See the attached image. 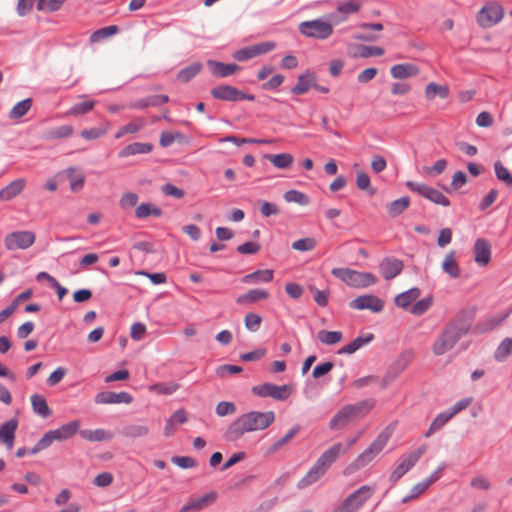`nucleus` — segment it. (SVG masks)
I'll return each mask as SVG.
<instances>
[{
	"label": "nucleus",
	"mask_w": 512,
	"mask_h": 512,
	"mask_svg": "<svg viewBox=\"0 0 512 512\" xmlns=\"http://www.w3.org/2000/svg\"><path fill=\"white\" fill-rule=\"evenodd\" d=\"M69 182L70 190L74 193L80 192L85 184V174L77 167H69L62 172Z\"/></svg>",
	"instance_id": "nucleus-18"
},
{
	"label": "nucleus",
	"mask_w": 512,
	"mask_h": 512,
	"mask_svg": "<svg viewBox=\"0 0 512 512\" xmlns=\"http://www.w3.org/2000/svg\"><path fill=\"white\" fill-rule=\"evenodd\" d=\"M317 246V240L313 237L301 238L294 241L291 245L292 249L300 252L312 251Z\"/></svg>",
	"instance_id": "nucleus-51"
},
{
	"label": "nucleus",
	"mask_w": 512,
	"mask_h": 512,
	"mask_svg": "<svg viewBox=\"0 0 512 512\" xmlns=\"http://www.w3.org/2000/svg\"><path fill=\"white\" fill-rule=\"evenodd\" d=\"M332 275L353 288H365L374 285L377 278L370 272H360L350 268H333Z\"/></svg>",
	"instance_id": "nucleus-7"
},
{
	"label": "nucleus",
	"mask_w": 512,
	"mask_h": 512,
	"mask_svg": "<svg viewBox=\"0 0 512 512\" xmlns=\"http://www.w3.org/2000/svg\"><path fill=\"white\" fill-rule=\"evenodd\" d=\"M152 150V146L148 143H133L126 146L119 152L120 157H128L136 154H146Z\"/></svg>",
	"instance_id": "nucleus-39"
},
{
	"label": "nucleus",
	"mask_w": 512,
	"mask_h": 512,
	"mask_svg": "<svg viewBox=\"0 0 512 512\" xmlns=\"http://www.w3.org/2000/svg\"><path fill=\"white\" fill-rule=\"evenodd\" d=\"M26 186L24 178H18L10 182L7 186L0 190V201H10L20 195Z\"/></svg>",
	"instance_id": "nucleus-24"
},
{
	"label": "nucleus",
	"mask_w": 512,
	"mask_h": 512,
	"mask_svg": "<svg viewBox=\"0 0 512 512\" xmlns=\"http://www.w3.org/2000/svg\"><path fill=\"white\" fill-rule=\"evenodd\" d=\"M162 215V210L151 203H141L135 209V216L137 218H146L149 216L160 217Z\"/></svg>",
	"instance_id": "nucleus-40"
},
{
	"label": "nucleus",
	"mask_w": 512,
	"mask_h": 512,
	"mask_svg": "<svg viewBox=\"0 0 512 512\" xmlns=\"http://www.w3.org/2000/svg\"><path fill=\"white\" fill-rule=\"evenodd\" d=\"M275 421L273 411H249L238 416L227 428L224 437L227 441L240 440L246 433L263 431Z\"/></svg>",
	"instance_id": "nucleus-1"
},
{
	"label": "nucleus",
	"mask_w": 512,
	"mask_h": 512,
	"mask_svg": "<svg viewBox=\"0 0 512 512\" xmlns=\"http://www.w3.org/2000/svg\"><path fill=\"white\" fill-rule=\"evenodd\" d=\"M217 499L216 492H209L199 498L191 499L187 504L181 507L180 512L199 511L210 506Z\"/></svg>",
	"instance_id": "nucleus-19"
},
{
	"label": "nucleus",
	"mask_w": 512,
	"mask_h": 512,
	"mask_svg": "<svg viewBox=\"0 0 512 512\" xmlns=\"http://www.w3.org/2000/svg\"><path fill=\"white\" fill-rule=\"evenodd\" d=\"M402 269V261L396 258H386L380 264V273L386 280L396 277L401 273Z\"/></svg>",
	"instance_id": "nucleus-23"
},
{
	"label": "nucleus",
	"mask_w": 512,
	"mask_h": 512,
	"mask_svg": "<svg viewBox=\"0 0 512 512\" xmlns=\"http://www.w3.org/2000/svg\"><path fill=\"white\" fill-rule=\"evenodd\" d=\"M17 427L18 421L16 419L8 420L0 426V441L3 442L8 449L13 447Z\"/></svg>",
	"instance_id": "nucleus-26"
},
{
	"label": "nucleus",
	"mask_w": 512,
	"mask_h": 512,
	"mask_svg": "<svg viewBox=\"0 0 512 512\" xmlns=\"http://www.w3.org/2000/svg\"><path fill=\"white\" fill-rule=\"evenodd\" d=\"M512 354V337L504 338L498 345L494 357L497 361H504Z\"/></svg>",
	"instance_id": "nucleus-45"
},
{
	"label": "nucleus",
	"mask_w": 512,
	"mask_h": 512,
	"mask_svg": "<svg viewBox=\"0 0 512 512\" xmlns=\"http://www.w3.org/2000/svg\"><path fill=\"white\" fill-rule=\"evenodd\" d=\"M427 445L423 444L410 454H408L405 458L401 460V462L397 465V467L390 474L389 480L394 484L396 483L402 476H404L421 458V456L426 452Z\"/></svg>",
	"instance_id": "nucleus-14"
},
{
	"label": "nucleus",
	"mask_w": 512,
	"mask_h": 512,
	"mask_svg": "<svg viewBox=\"0 0 512 512\" xmlns=\"http://www.w3.org/2000/svg\"><path fill=\"white\" fill-rule=\"evenodd\" d=\"M350 307L356 310H370L378 313L383 310L384 302L375 295H361L350 302Z\"/></svg>",
	"instance_id": "nucleus-16"
},
{
	"label": "nucleus",
	"mask_w": 512,
	"mask_h": 512,
	"mask_svg": "<svg viewBox=\"0 0 512 512\" xmlns=\"http://www.w3.org/2000/svg\"><path fill=\"white\" fill-rule=\"evenodd\" d=\"M189 141L190 138L178 130H164L160 137V144L163 147H168L174 143L187 144Z\"/></svg>",
	"instance_id": "nucleus-29"
},
{
	"label": "nucleus",
	"mask_w": 512,
	"mask_h": 512,
	"mask_svg": "<svg viewBox=\"0 0 512 512\" xmlns=\"http://www.w3.org/2000/svg\"><path fill=\"white\" fill-rule=\"evenodd\" d=\"M138 199L139 198L136 193L126 192L121 196L119 205L122 209L128 210L137 204Z\"/></svg>",
	"instance_id": "nucleus-62"
},
{
	"label": "nucleus",
	"mask_w": 512,
	"mask_h": 512,
	"mask_svg": "<svg viewBox=\"0 0 512 512\" xmlns=\"http://www.w3.org/2000/svg\"><path fill=\"white\" fill-rule=\"evenodd\" d=\"M345 454L346 447H342L341 442L334 443L319 456L308 472L298 481L297 488L305 489L318 482L332 464Z\"/></svg>",
	"instance_id": "nucleus-2"
},
{
	"label": "nucleus",
	"mask_w": 512,
	"mask_h": 512,
	"mask_svg": "<svg viewBox=\"0 0 512 512\" xmlns=\"http://www.w3.org/2000/svg\"><path fill=\"white\" fill-rule=\"evenodd\" d=\"M270 297V293L266 289H251L248 292L239 295L236 298V303L239 305H248L266 300Z\"/></svg>",
	"instance_id": "nucleus-25"
},
{
	"label": "nucleus",
	"mask_w": 512,
	"mask_h": 512,
	"mask_svg": "<svg viewBox=\"0 0 512 512\" xmlns=\"http://www.w3.org/2000/svg\"><path fill=\"white\" fill-rule=\"evenodd\" d=\"M504 16L502 6L497 2L484 5L477 14V23L482 28H490L499 23Z\"/></svg>",
	"instance_id": "nucleus-11"
},
{
	"label": "nucleus",
	"mask_w": 512,
	"mask_h": 512,
	"mask_svg": "<svg viewBox=\"0 0 512 512\" xmlns=\"http://www.w3.org/2000/svg\"><path fill=\"white\" fill-rule=\"evenodd\" d=\"M420 290L418 288H412L405 291L395 297V304L403 309H407L411 304L419 297Z\"/></svg>",
	"instance_id": "nucleus-37"
},
{
	"label": "nucleus",
	"mask_w": 512,
	"mask_h": 512,
	"mask_svg": "<svg viewBox=\"0 0 512 512\" xmlns=\"http://www.w3.org/2000/svg\"><path fill=\"white\" fill-rule=\"evenodd\" d=\"M283 198L287 203H296L301 206H306L310 202L309 197L305 193L298 190H289L285 192Z\"/></svg>",
	"instance_id": "nucleus-46"
},
{
	"label": "nucleus",
	"mask_w": 512,
	"mask_h": 512,
	"mask_svg": "<svg viewBox=\"0 0 512 512\" xmlns=\"http://www.w3.org/2000/svg\"><path fill=\"white\" fill-rule=\"evenodd\" d=\"M188 420L187 412L184 409L176 410L166 421L164 426V434L166 436H171L178 424H183Z\"/></svg>",
	"instance_id": "nucleus-30"
},
{
	"label": "nucleus",
	"mask_w": 512,
	"mask_h": 512,
	"mask_svg": "<svg viewBox=\"0 0 512 512\" xmlns=\"http://www.w3.org/2000/svg\"><path fill=\"white\" fill-rule=\"evenodd\" d=\"M169 100L168 96L166 95H151L144 98H141L139 100H136L133 104L134 108H147V107H156L161 106L165 103H167Z\"/></svg>",
	"instance_id": "nucleus-34"
},
{
	"label": "nucleus",
	"mask_w": 512,
	"mask_h": 512,
	"mask_svg": "<svg viewBox=\"0 0 512 512\" xmlns=\"http://www.w3.org/2000/svg\"><path fill=\"white\" fill-rule=\"evenodd\" d=\"M30 401L32 410L36 415L42 418H48L51 416L52 411L48 406L46 399L42 395L35 393L31 395Z\"/></svg>",
	"instance_id": "nucleus-31"
},
{
	"label": "nucleus",
	"mask_w": 512,
	"mask_h": 512,
	"mask_svg": "<svg viewBox=\"0 0 512 512\" xmlns=\"http://www.w3.org/2000/svg\"><path fill=\"white\" fill-rule=\"evenodd\" d=\"M314 82L315 76L310 72H306L298 77V82L291 89V92L297 95L304 94L309 90L311 86H313Z\"/></svg>",
	"instance_id": "nucleus-38"
},
{
	"label": "nucleus",
	"mask_w": 512,
	"mask_h": 512,
	"mask_svg": "<svg viewBox=\"0 0 512 512\" xmlns=\"http://www.w3.org/2000/svg\"><path fill=\"white\" fill-rule=\"evenodd\" d=\"M274 278V271L271 269L257 270L242 277L245 284L269 283Z\"/></svg>",
	"instance_id": "nucleus-28"
},
{
	"label": "nucleus",
	"mask_w": 512,
	"mask_h": 512,
	"mask_svg": "<svg viewBox=\"0 0 512 512\" xmlns=\"http://www.w3.org/2000/svg\"><path fill=\"white\" fill-rule=\"evenodd\" d=\"M32 100L30 98L18 102L10 111L9 116L12 119H18L24 116L31 108Z\"/></svg>",
	"instance_id": "nucleus-52"
},
{
	"label": "nucleus",
	"mask_w": 512,
	"mask_h": 512,
	"mask_svg": "<svg viewBox=\"0 0 512 512\" xmlns=\"http://www.w3.org/2000/svg\"><path fill=\"white\" fill-rule=\"evenodd\" d=\"M356 185L360 190L367 191L370 195L375 194V189L370 184V177L364 172L357 173Z\"/></svg>",
	"instance_id": "nucleus-60"
},
{
	"label": "nucleus",
	"mask_w": 512,
	"mask_h": 512,
	"mask_svg": "<svg viewBox=\"0 0 512 512\" xmlns=\"http://www.w3.org/2000/svg\"><path fill=\"white\" fill-rule=\"evenodd\" d=\"M79 435L81 438L89 441V442H101L110 440L113 437V434L109 431H106L104 429H95V430H81L79 431Z\"/></svg>",
	"instance_id": "nucleus-33"
},
{
	"label": "nucleus",
	"mask_w": 512,
	"mask_h": 512,
	"mask_svg": "<svg viewBox=\"0 0 512 512\" xmlns=\"http://www.w3.org/2000/svg\"><path fill=\"white\" fill-rule=\"evenodd\" d=\"M410 205V199L407 196L401 197L387 206L388 213L391 217L401 215Z\"/></svg>",
	"instance_id": "nucleus-42"
},
{
	"label": "nucleus",
	"mask_w": 512,
	"mask_h": 512,
	"mask_svg": "<svg viewBox=\"0 0 512 512\" xmlns=\"http://www.w3.org/2000/svg\"><path fill=\"white\" fill-rule=\"evenodd\" d=\"M468 332V326L462 322H450L432 344V352L442 356L453 349L456 343Z\"/></svg>",
	"instance_id": "nucleus-5"
},
{
	"label": "nucleus",
	"mask_w": 512,
	"mask_h": 512,
	"mask_svg": "<svg viewBox=\"0 0 512 512\" xmlns=\"http://www.w3.org/2000/svg\"><path fill=\"white\" fill-rule=\"evenodd\" d=\"M362 5V0H348L337 6V12L344 15L354 14L361 9Z\"/></svg>",
	"instance_id": "nucleus-50"
},
{
	"label": "nucleus",
	"mask_w": 512,
	"mask_h": 512,
	"mask_svg": "<svg viewBox=\"0 0 512 512\" xmlns=\"http://www.w3.org/2000/svg\"><path fill=\"white\" fill-rule=\"evenodd\" d=\"M470 486L477 490L488 491L492 485L490 480L484 475H476L471 479Z\"/></svg>",
	"instance_id": "nucleus-61"
},
{
	"label": "nucleus",
	"mask_w": 512,
	"mask_h": 512,
	"mask_svg": "<svg viewBox=\"0 0 512 512\" xmlns=\"http://www.w3.org/2000/svg\"><path fill=\"white\" fill-rule=\"evenodd\" d=\"M432 305V298L427 297L418 300L415 304L410 307V312L413 315L420 316L424 314Z\"/></svg>",
	"instance_id": "nucleus-59"
},
{
	"label": "nucleus",
	"mask_w": 512,
	"mask_h": 512,
	"mask_svg": "<svg viewBox=\"0 0 512 512\" xmlns=\"http://www.w3.org/2000/svg\"><path fill=\"white\" fill-rule=\"evenodd\" d=\"M262 322V317L257 313H247L244 317V325L245 328L251 332H256L259 330Z\"/></svg>",
	"instance_id": "nucleus-57"
},
{
	"label": "nucleus",
	"mask_w": 512,
	"mask_h": 512,
	"mask_svg": "<svg viewBox=\"0 0 512 512\" xmlns=\"http://www.w3.org/2000/svg\"><path fill=\"white\" fill-rule=\"evenodd\" d=\"M449 94V88L445 85H439L434 82H430L425 88V96L427 99L432 100L436 96L443 99L447 98Z\"/></svg>",
	"instance_id": "nucleus-41"
},
{
	"label": "nucleus",
	"mask_w": 512,
	"mask_h": 512,
	"mask_svg": "<svg viewBox=\"0 0 512 512\" xmlns=\"http://www.w3.org/2000/svg\"><path fill=\"white\" fill-rule=\"evenodd\" d=\"M294 386L292 384L276 385L270 382H265L255 385L251 388V392L260 398H272L276 401H285L293 393Z\"/></svg>",
	"instance_id": "nucleus-8"
},
{
	"label": "nucleus",
	"mask_w": 512,
	"mask_h": 512,
	"mask_svg": "<svg viewBox=\"0 0 512 512\" xmlns=\"http://www.w3.org/2000/svg\"><path fill=\"white\" fill-rule=\"evenodd\" d=\"M208 66L210 67L212 74L218 78L230 76L240 70V67L235 63L226 64L213 60L208 61Z\"/></svg>",
	"instance_id": "nucleus-27"
},
{
	"label": "nucleus",
	"mask_w": 512,
	"mask_h": 512,
	"mask_svg": "<svg viewBox=\"0 0 512 512\" xmlns=\"http://www.w3.org/2000/svg\"><path fill=\"white\" fill-rule=\"evenodd\" d=\"M442 270L451 278H458L460 276V268L455 260L454 251H449L443 260Z\"/></svg>",
	"instance_id": "nucleus-36"
},
{
	"label": "nucleus",
	"mask_w": 512,
	"mask_h": 512,
	"mask_svg": "<svg viewBox=\"0 0 512 512\" xmlns=\"http://www.w3.org/2000/svg\"><path fill=\"white\" fill-rule=\"evenodd\" d=\"M392 434L393 428L391 426L385 427L370 443V445L344 468L343 474L345 476H350L370 464L377 456L381 454L383 449L388 444Z\"/></svg>",
	"instance_id": "nucleus-3"
},
{
	"label": "nucleus",
	"mask_w": 512,
	"mask_h": 512,
	"mask_svg": "<svg viewBox=\"0 0 512 512\" xmlns=\"http://www.w3.org/2000/svg\"><path fill=\"white\" fill-rule=\"evenodd\" d=\"M318 340L325 345H334L343 340L341 331L320 330L317 334Z\"/></svg>",
	"instance_id": "nucleus-43"
},
{
	"label": "nucleus",
	"mask_w": 512,
	"mask_h": 512,
	"mask_svg": "<svg viewBox=\"0 0 512 512\" xmlns=\"http://www.w3.org/2000/svg\"><path fill=\"white\" fill-rule=\"evenodd\" d=\"M275 46H276L275 43L270 42V41L261 42V43L251 45L253 58L272 51L275 48Z\"/></svg>",
	"instance_id": "nucleus-64"
},
{
	"label": "nucleus",
	"mask_w": 512,
	"mask_h": 512,
	"mask_svg": "<svg viewBox=\"0 0 512 512\" xmlns=\"http://www.w3.org/2000/svg\"><path fill=\"white\" fill-rule=\"evenodd\" d=\"M200 63H193L178 72L177 78L181 82H188L201 71Z\"/></svg>",
	"instance_id": "nucleus-48"
},
{
	"label": "nucleus",
	"mask_w": 512,
	"mask_h": 512,
	"mask_svg": "<svg viewBox=\"0 0 512 512\" xmlns=\"http://www.w3.org/2000/svg\"><path fill=\"white\" fill-rule=\"evenodd\" d=\"M299 31L306 37L325 40L332 35L333 26L322 19H314L301 22L299 24Z\"/></svg>",
	"instance_id": "nucleus-10"
},
{
	"label": "nucleus",
	"mask_w": 512,
	"mask_h": 512,
	"mask_svg": "<svg viewBox=\"0 0 512 512\" xmlns=\"http://www.w3.org/2000/svg\"><path fill=\"white\" fill-rule=\"evenodd\" d=\"M118 30L119 28L116 25H110L100 28L91 34L90 41L94 43L102 39H106L112 35H115L118 32Z\"/></svg>",
	"instance_id": "nucleus-53"
},
{
	"label": "nucleus",
	"mask_w": 512,
	"mask_h": 512,
	"mask_svg": "<svg viewBox=\"0 0 512 512\" xmlns=\"http://www.w3.org/2000/svg\"><path fill=\"white\" fill-rule=\"evenodd\" d=\"M510 313H511V310H509L505 313L489 316L486 319L478 322L477 325L475 326V329L479 333L489 332V331L499 327L508 318Z\"/></svg>",
	"instance_id": "nucleus-22"
},
{
	"label": "nucleus",
	"mask_w": 512,
	"mask_h": 512,
	"mask_svg": "<svg viewBox=\"0 0 512 512\" xmlns=\"http://www.w3.org/2000/svg\"><path fill=\"white\" fill-rule=\"evenodd\" d=\"M178 389H179V384H177L175 382L157 383V384L151 385L149 387V391L157 393V394H164V395L173 394Z\"/></svg>",
	"instance_id": "nucleus-54"
},
{
	"label": "nucleus",
	"mask_w": 512,
	"mask_h": 512,
	"mask_svg": "<svg viewBox=\"0 0 512 512\" xmlns=\"http://www.w3.org/2000/svg\"><path fill=\"white\" fill-rule=\"evenodd\" d=\"M390 73L395 79H406L419 73L417 66L411 63L397 64L391 67Z\"/></svg>",
	"instance_id": "nucleus-32"
},
{
	"label": "nucleus",
	"mask_w": 512,
	"mask_h": 512,
	"mask_svg": "<svg viewBox=\"0 0 512 512\" xmlns=\"http://www.w3.org/2000/svg\"><path fill=\"white\" fill-rule=\"evenodd\" d=\"M440 477V469L433 472L427 479L414 485L410 490V495L405 496L402 499L403 503H407L412 499L419 497L423 494L434 482Z\"/></svg>",
	"instance_id": "nucleus-21"
},
{
	"label": "nucleus",
	"mask_w": 512,
	"mask_h": 512,
	"mask_svg": "<svg viewBox=\"0 0 512 512\" xmlns=\"http://www.w3.org/2000/svg\"><path fill=\"white\" fill-rule=\"evenodd\" d=\"M211 95L215 99L223 100V101H239V100H253L254 96L246 95L239 89L230 86V85H221L213 88L211 90Z\"/></svg>",
	"instance_id": "nucleus-15"
},
{
	"label": "nucleus",
	"mask_w": 512,
	"mask_h": 512,
	"mask_svg": "<svg viewBox=\"0 0 512 512\" xmlns=\"http://www.w3.org/2000/svg\"><path fill=\"white\" fill-rule=\"evenodd\" d=\"M80 428V421L73 420L63 424L57 429L46 432L43 437L31 449L32 455L47 449L54 441H65L72 438Z\"/></svg>",
	"instance_id": "nucleus-6"
},
{
	"label": "nucleus",
	"mask_w": 512,
	"mask_h": 512,
	"mask_svg": "<svg viewBox=\"0 0 512 512\" xmlns=\"http://www.w3.org/2000/svg\"><path fill=\"white\" fill-rule=\"evenodd\" d=\"M374 488L363 485L351 493L339 506L336 512H358V510L371 498Z\"/></svg>",
	"instance_id": "nucleus-9"
},
{
	"label": "nucleus",
	"mask_w": 512,
	"mask_h": 512,
	"mask_svg": "<svg viewBox=\"0 0 512 512\" xmlns=\"http://www.w3.org/2000/svg\"><path fill=\"white\" fill-rule=\"evenodd\" d=\"M300 430V426L299 425H294L291 429H289L287 431V433L281 437L280 439H278L271 447V450L273 452L281 449L282 447H284L286 444H288L293 438L294 436L299 432Z\"/></svg>",
	"instance_id": "nucleus-56"
},
{
	"label": "nucleus",
	"mask_w": 512,
	"mask_h": 512,
	"mask_svg": "<svg viewBox=\"0 0 512 512\" xmlns=\"http://www.w3.org/2000/svg\"><path fill=\"white\" fill-rule=\"evenodd\" d=\"M374 336L373 334H368L364 337H357L353 341H351L349 344L343 346L339 351L338 354H353L359 349H361L363 346L367 345L373 340Z\"/></svg>",
	"instance_id": "nucleus-35"
},
{
	"label": "nucleus",
	"mask_w": 512,
	"mask_h": 512,
	"mask_svg": "<svg viewBox=\"0 0 512 512\" xmlns=\"http://www.w3.org/2000/svg\"><path fill=\"white\" fill-rule=\"evenodd\" d=\"M376 401L372 398L365 399L353 404L341 407L329 421V428L332 431L343 429L352 422L368 415L375 407Z\"/></svg>",
	"instance_id": "nucleus-4"
},
{
	"label": "nucleus",
	"mask_w": 512,
	"mask_h": 512,
	"mask_svg": "<svg viewBox=\"0 0 512 512\" xmlns=\"http://www.w3.org/2000/svg\"><path fill=\"white\" fill-rule=\"evenodd\" d=\"M491 246L483 238H479L474 244V260L480 266H486L490 262Z\"/></svg>",
	"instance_id": "nucleus-20"
},
{
	"label": "nucleus",
	"mask_w": 512,
	"mask_h": 512,
	"mask_svg": "<svg viewBox=\"0 0 512 512\" xmlns=\"http://www.w3.org/2000/svg\"><path fill=\"white\" fill-rule=\"evenodd\" d=\"M451 414L448 411L442 412L432 421L429 429L425 433V437H430L434 432L440 430L450 419Z\"/></svg>",
	"instance_id": "nucleus-47"
},
{
	"label": "nucleus",
	"mask_w": 512,
	"mask_h": 512,
	"mask_svg": "<svg viewBox=\"0 0 512 512\" xmlns=\"http://www.w3.org/2000/svg\"><path fill=\"white\" fill-rule=\"evenodd\" d=\"M446 167H447V161L445 159H439L432 166H424L422 168V173L425 176L435 177V176L443 173L444 170L446 169Z\"/></svg>",
	"instance_id": "nucleus-55"
},
{
	"label": "nucleus",
	"mask_w": 512,
	"mask_h": 512,
	"mask_svg": "<svg viewBox=\"0 0 512 512\" xmlns=\"http://www.w3.org/2000/svg\"><path fill=\"white\" fill-rule=\"evenodd\" d=\"M267 158L275 167L279 169H286L290 167L293 162L292 155L288 153L269 155Z\"/></svg>",
	"instance_id": "nucleus-49"
},
{
	"label": "nucleus",
	"mask_w": 512,
	"mask_h": 512,
	"mask_svg": "<svg viewBox=\"0 0 512 512\" xmlns=\"http://www.w3.org/2000/svg\"><path fill=\"white\" fill-rule=\"evenodd\" d=\"M406 186L415 193H418L419 195L423 196L424 198L428 199L429 201L447 207L450 205L449 199L440 191L437 189L428 186L424 183L414 182V181H408L406 183Z\"/></svg>",
	"instance_id": "nucleus-13"
},
{
	"label": "nucleus",
	"mask_w": 512,
	"mask_h": 512,
	"mask_svg": "<svg viewBox=\"0 0 512 512\" xmlns=\"http://www.w3.org/2000/svg\"><path fill=\"white\" fill-rule=\"evenodd\" d=\"M36 240V234L33 231H14L4 238L5 248L9 251L25 250L30 248Z\"/></svg>",
	"instance_id": "nucleus-12"
},
{
	"label": "nucleus",
	"mask_w": 512,
	"mask_h": 512,
	"mask_svg": "<svg viewBox=\"0 0 512 512\" xmlns=\"http://www.w3.org/2000/svg\"><path fill=\"white\" fill-rule=\"evenodd\" d=\"M215 411L220 417L232 415L236 412V405L230 401H221L217 404Z\"/></svg>",
	"instance_id": "nucleus-63"
},
{
	"label": "nucleus",
	"mask_w": 512,
	"mask_h": 512,
	"mask_svg": "<svg viewBox=\"0 0 512 512\" xmlns=\"http://www.w3.org/2000/svg\"><path fill=\"white\" fill-rule=\"evenodd\" d=\"M149 427L145 424H131L123 429V435L129 438H141L149 434Z\"/></svg>",
	"instance_id": "nucleus-44"
},
{
	"label": "nucleus",
	"mask_w": 512,
	"mask_h": 512,
	"mask_svg": "<svg viewBox=\"0 0 512 512\" xmlns=\"http://www.w3.org/2000/svg\"><path fill=\"white\" fill-rule=\"evenodd\" d=\"M94 401L96 404H130L133 397L127 392L104 391L96 394Z\"/></svg>",
	"instance_id": "nucleus-17"
},
{
	"label": "nucleus",
	"mask_w": 512,
	"mask_h": 512,
	"mask_svg": "<svg viewBox=\"0 0 512 512\" xmlns=\"http://www.w3.org/2000/svg\"><path fill=\"white\" fill-rule=\"evenodd\" d=\"M494 169L495 174L500 181L512 186V174L509 173L508 169L500 161L495 162Z\"/></svg>",
	"instance_id": "nucleus-58"
}]
</instances>
